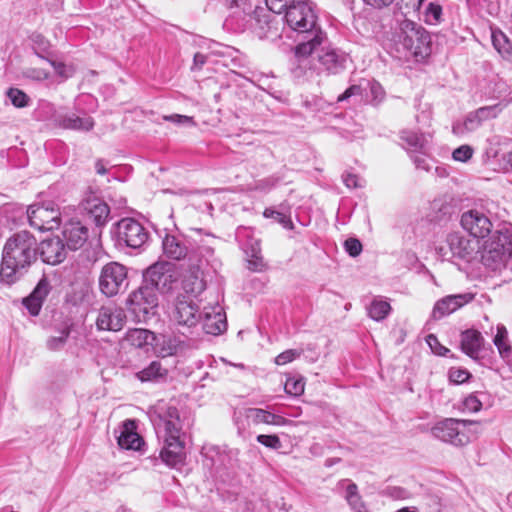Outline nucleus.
Instances as JSON below:
<instances>
[{
    "label": "nucleus",
    "instance_id": "obj_56",
    "mask_svg": "<svg viewBox=\"0 0 512 512\" xmlns=\"http://www.w3.org/2000/svg\"><path fill=\"white\" fill-rule=\"evenodd\" d=\"M362 92L360 85H351L349 88H347L342 94H340L337 98L338 102H343L347 99H349L352 96L360 95Z\"/></svg>",
    "mask_w": 512,
    "mask_h": 512
},
{
    "label": "nucleus",
    "instance_id": "obj_11",
    "mask_svg": "<svg viewBox=\"0 0 512 512\" xmlns=\"http://www.w3.org/2000/svg\"><path fill=\"white\" fill-rule=\"evenodd\" d=\"M143 284L151 286L152 291L167 293L172 290L176 277L172 264L169 262H157L151 265L144 273Z\"/></svg>",
    "mask_w": 512,
    "mask_h": 512
},
{
    "label": "nucleus",
    "instance_id": "obj_19",
    "mask_svg": "<svg viewBox=\"0 0 512 512\" xmlns=\"http://www.w3.org/2000/svg\"><path fill=\"white\" fill-rule=\"evenodd\" d=\"M474 296L471 293L454 294L438 300L433 309L434 318H442L455 312L465 304L471 302Z\"/></svg>",
    "mask_w": 512,
    "mask_h": 512
},
{
    "label": "nucleus",
    "instance_id": "obj_14",
    "mask_svg": "<svg viewBox=\"0 0 512 512\" xmlns=\"http://www.w3.org/2000/svg\"><path fill=\"white\" fill-rule=\"evenodd\" d=\"M172 318L178 326L192 328L195 327L202 318V313L199 312L196 304L186 296H178Z\"/></svg>",
    "mask_w": 512,
    "mask_h": 512
},
{
    "label": "nucleus",
    "instance_id": "obj_25",
    "mask_svg": "<svg viewBox=\"0 0 512 512\" xmlns=\"http://www.w3.org/2000/svg\"><path fill=\"white\" fill-rule=\"evenodd\" d=\"M429 137V135L424 133H418L411 130H403L400 132V139L404 143V148L409 154L429 151Z\"/></svg>",
    "mask_w": 512,
    "mask_h": 512
},
{
    "label": "nucleus",
    "instance_id": "obj_22",
    "mask_svg": "<svg viewBox=\"0 0 512 512\" xmlns=\"http://www.w3.org/2000/svg\"><path fill=\"white\" fill-rule=\"evenodd\" d=\"M243 416L248 424L253 425L267 424L273 426H285L291 422L281 415L261 408H246L243 411Z\"/></svg>",
    "mask_w": 512,
    "mask_h": 512
},
{
    "label": "nucleus",
    "instance_id": "obj_55",
    "mask_svg": "<svg viewBox=\"0 0 512 512\" xmlns=\"http://www.w3.org/2000/svg\"><path fill=\"white\" fill-rule=\"evenodd\" d=\"M482 404L480 400L474 395L466 397L463 401V410L468 412H477L480 410Z\"/></svg>",
    "mask_w": 512,
    "mask_h": 512
},
{
    "label": "nucleus",
    "instance_id": "obj_5",
    "mask_svg": "<svg viewBox=\"0 0 512 512\" xmlns=\"http://www.w3.org/2000/svg\"><path fill=\"white\" fill-rule=\"evenodd\" d=\"M480 422L472 420H460L455 418H446L437 422L432 428V435L445 443L456 447L467 445L470 440V433H478Z\"/></svg>",
    "mask_w": 512,
    "mask_h": 512
},
{
    "label": "nucleus",
    "instance_id": "obj_8",
    "mask_svg": "<svg viewBox=\"0 0 512 512\" xmlns=\"http://www.w3.org/2000/svg\"><path fill=\"white\" fill-rule=\"evenodd\" d=\"M127 268L110 262L103 266L99 276V289L106 297H114L126 290L128 286Z\"/></svg>",
    "mask_w": 512,
    "mask_h": 512
},
{
    "label": "nucleus",
    "instance_id": "obj_9",
    "mask_svg": "<svg viewBox=\"0 0 512 512\" xmlns=\"http://www.w3.org/2000/svg\"><path fill=\"white\" fill-rule=\"evenodd\" d=\"M27 217L30 226L39 231L57 229L61 224L59 208L53 202L30 205L27 209Z\"/></svg>",
    "mask_w": 512,
    "mask_h": 512
},
{
    "label": "nucleus",
    "instance_id": "obj_18",
    "mask_svg": "<svg viewBox=\"0 0 512 512\" xmlns=\"http://www.w3.org/2000/svg\"><path fill=\"white\" fill-rule=\"evenodd\" d=\"M82 208L98 227L104 226L110 215V208L102 199L89 195L82 201Z\"/></svg>",
    "mask_w": 512,
    "mask_h": 512
},
{
    "label": "nucleus",
    "instance_id": "obj_33",
    "mask_svg": "<svg viewBox=\"0 0 512 512\" xmlns=\"http://www.w3.org/2000/svg\"><path fill=\"white\" fill-rule=\"evenodd\" d=\"M168 369L164 367L161 361H152L146 368L137 373V377L142 382L147 381H165Z\"/></svg>",
    "mask_w": 512,
    "mask_h": 512
},
{
    "label": "nucleus",
    "instance_id": "obj_52",
    "mask_svg": "<svg viewBox=\"0 0 512 512\" xmlns=\"http://www.w3.org/2000/svg\"><path fill=\"white\" fill-rule=\"evenodd\" d=\"M344 247L346 252L352 257H356L362 252V244L356 238H348L344 242Z\"/></svg>",
    "mask_w": 512,
    "mask_h": 512
},
{
    "label": "nucleus",
    "instance_id": "obj_43",
    "mask_svg": "<svg viewBox=\"0 0 512 512\" xmlns=\"http://www.w3.org/2000/svg\"><path fill=\"white\" fill-rule=\"evenodd\" d=\"M264 217L266 218H273L275 221L280 223L284 228L292 229L293 223L291 221V218L280 211H276L272 208H266L263 212Z\"/></svg>",
    "mask_w": 512,
    "mask_h": 512
},
{
    "label": "nucleus",
    "instance_id": "obj_58",
    "mask_svg": "<svg viewBox=\"0 0 512 512\" xmlns=\"http://www.w3.org/2000/svg\"><path fill=\"white\" fill-rule=\"evenodd\" d=\"M343 182L348 188L361 187L360 178L355 174L348 173L343 175Z\"/></svg>",
    "mask_w": 512,
    "mask_h": 512
},
{
    "label": "nucleus",
    "instance_id": "obj_32",
    "mask_svg": "<svg viewBox=\"0 0 512 512\" xmlns=\"http://www.w3.org/2000/svg\"><path fill=\"white\" fill-rule=\"evenodd\" d=\"M255 30L260 38L275 39L280 36L275 17L267 13L257 15Z\"/></svg>",
    "mask_w": 512,
    "mask_h": 512
},
{
    "label": "nucleus",
    "instance_id": "obj_29",
    "mask_svg": "<svg viewBox=\"0 0 512 512\" xmlns=\"http://www.w3.org/2000/svg\"><path fill=\"white\" fill-rule=\"evenodd\" d=\"M136 425L133 420H126L118 436V444L123 449L138 450L143 442L142 438L135 431Z\"/></svg>",
    "mask_w": 512,
    "mask_h": 512
},
{
    "label": "nucleus",
    "instance_id": "obj_23",
    "mask_svg": "<svg viewBox=\"0 0 512 512\" xmlns=\"http://www.w3.org/2000/svg\"><path fill=\"white\" fill-rule=\"evenodd\" d=\"M63 237L69 249L77 250L87 241L89 231L80 221H70L64 226Z\"/></svg>",
    "mask_w": 512,
    "mask_h": 512
},
{
    "label": "nucleus",
    "instance_id": "obj_41",
    "mask_svg": "<svg viewBox=\"0 0 512 512\" xmlns=\"http://www.w3.org/2000/svg\"><path fill=\"white\" fill-rule=\"evenodd\" d=\"M7 96L11 100V103L17 108H24L28 106L30 101L28 95L18 88H9Z\"/></svg>",
    "mask_w": 512,
    "mask_h": 512
},
{
    "label": "nucleus",
    "instance_id": "obj_26",
    "mask_svg": "<svg viewBox=\"0 0 512 512\" xmlns=\"http://www.w3.org/2000/svg\"><path fill=\"white\" fill-rule=\"evenodd\" d=\"M50 290L49 282L42 278L32 293L23 300V305L28 309L32 316H37L41 310L43 302Z\"/></svg>",
    "mask_w": 512,
    "mask_h": 512
},
{
    "label": "nucleus",
    "instance_id": "obj_57",
    "mask_svg": "<svg viewBox=\"0 0 512 512\" xmlns=\"http://www.w3.org/2000/svg\"><path fill=\"white\" fill-rule=\"evenodd\" d=\"M371 94L373 96V102L375 105L379 104L385 95V92L379 83H372L370 87Z\"/></svg>",
    "mask_w": 512,
    "mask_h": 512
},
{
    "label": "nucleus",
    "instance_id": "obj_31",
    "mask_svg": "<svg viewBox=\"0 0 512 512\" xmlns=\"http://www.w3.org/2000/svg\"><path fill=\"white\" fill-rule=\"evenodd\" d=\"M125 342L135 348H144L154 345L157 340L155 334L147 329L135 328L127 331Z\"/></svg>",
    "mask_w": 512,
    "mask_h": 512
},
{
    "label": "nucleus",
    "instance_id": "obj_13",
    "mask_svg": "<svg viewBox=\"0 0 512 512\" xmlns=\"http://www.w3.org/2000/svg\"><path fill=\"white\" fill-rule=\"evenodd\" d=\"M124 309L114 303L103 305L98 310L96 327L101 331H120L126 323Z\"/></svg>",
    "mask_w": 512,
    "mask_h": 512
},
{
    "label": "nucleus",
    "instance_id": "obj_54",
    "mask_svg": "<svg viewBox=\"0 0 512 512\" xmlns=\"http://www.w3.org/2000/svg\"><path fill=\"white\" fill-rule=\"evenodd\" d=\"M164 120L173 122L178 125H191L195 126V122L192 117L180 114H172L169 116H164Z\"/></svg>",
    "mask_w": 512,
    "mask_h": 512
},
{
    "label": "nucleus",
    "instance_id": "obj_63",
    "mask_svg": "<svg viewBox=\"0 0 512 512\" xmlns=\"http://www.w3.org/2000/svg\"><path fill=\"white\" fill-rule=\"evenodd\" d=\"M95 169H96V172L100 175H104L107 173V169L105 168V165H104V162L103 160H98L96 163H95Z\"/></svg>",
    "mask_w": 512,
    "mask_h": 512
},
{
    "label": "nucleus",
    "instance_id": "obj_48",
    "mask_svg": "<svg viewBox=\"0 0 512 512\" xmlns=\"http://www.w3.org/2000/svg\"><path fill=\"white\" fill-rule=\"evenodd\" d=\"M410 158L415 164L417 169H422L425 171H429L431 166L429 164L428 151L424 153H413L410 154Z\"/></svg>",
    "mask_w": 512,
    "mask_h": 512
},
{
    "label": "nucleus",
    "instance_id": "obj_50",
    "mask_svg": "<svg viewBox=\"0 0 512 512\" xmlns=\"http://www.w3.org/2000/svg\"><path fill=\"white\" fill-rule=\"evenodd\" d=\"M472 155L473 149L469 145H462L456 148L452 153L453 159L459 162L468 161L472 157Z\"/></svg>",
    "mask_w": 512,
    "mask_h": 512
},
{
    "label": "nucleus",
    "instance_id": "obj_4",
    "mask_svg": "<svg viewBox=\"0 0 512 512\" xmlns=\"http://www.w3.org/2000/svg\"><path fill=\"white\" fill-rule=\"evenodd\" d=\"M158 429H163L165 445L160 452L162 460L169 466H176L184 459V442L181 440L182 423L176 407H167L154 420Z\"/></svg>",
    "mask_w": 512,
    "mask_h": 512
},
{
    "label": "nucleus",
    "instance_id": "obj_30",
    "mask_svg": "<svg viewBox=\"0 0 512 512\" xmlns=\"http://www.w3.org/2000/svg\"><path fill=\"white\" fill-rule=\"evenodd\" d=\"M483 344V337L477 330H466L461 334V348L471 358L477 359Z\"/></svg>",
    "mask_w": 512,
    "mask_h": 512
},
{
    "label": "nucleus",
    "instance_id": "obj_42",
    "mask_svg": "<svg viewBox=\"0 0 512 512\" xmlns=\"http://www.w3.org/2000/svg\"><path fill=\"white\" fill-rule=\"evenodd\" d=\"M426 22L429 24H438L442 20V7L436 2H430L425 10Z\"/></svg>",
    "mask_w": 512,
    "mask_h": 512
},
{
    "label": "nucleus",
    "instance_id": "obj_20",
    "mask_svg": "<svg viewBox=\"0 0 512 512\" xmlns=\"http://www.w3.org/2000/svg\"><path fill=\"white\" fill-rule=\"evenodd\" d=\"M301 356H304L309 362H316L320 353L317 351L315 344L308 343L281 352L275 357L274 363L278 366H283L299 359Z\"/></svg>",
    "mask_w": 512,
    "mask_h": 512
},
{
    "label": "nucleus",
    "instance_id": "obj_53",
    "mask_svg": "<svg viewBox=\"0 0 512 512\" xmlns=\"http://www.w3.org/2000/svg\"><path fill=\"white\" fill-rule=\"evenodd\" d=\"M24 76L35 81H44L49 77V73L40 68H29L24 72Z\"/></svg>",
    "mask_w": 512,
    "mask_h": 512
},
{
    "label": "nucleus",
    "instance_id": "obj_61",
    "mask_svg": "<svg viewBox=\"0 0 512 512\" xmlns=\"http://www.w3.org/2000/svg\"><path fill=\"white\" fill-rule=\"evenodd\" d=\"M368 5H371L375 8H382L385 6H389L393 3L394 0H364Z\"/></svg>",
    "mask_w": 512,
    "mask_h": 512
},
{
    "label": "nucleus",
    "instance_id": "obj_16",
    "mask_svg": "<svg viewBox=\"0 0 512 512\" xmlns=\"http://www.w3.org/2000/svg\"><path fill=\"white\" fill-rule=\"evenodd\" d=\"M38 255L44 263L56 265L66 258V249L63 240L59 237H52L43 240L38 245Z\"/></svg>",
    "mask_w": 512,
    "mask_h": 512
},
{
    "label": "nucleus",
    "instance_id": "obj_15",
    "mask_svg": "<svg viewBox=\"0 0 512 512\" xmlns=\"http://www.w3.org/2000/svg\"><path fill=\"white\" fill-rule=\"evenodd\" d=\"M447 243L454 256L466 260L472 259L481 248L479 240L469 239L458 232L450 233Z\"/></svg>",
    "mask_w": 512,
    "mask_h": 512
},
{
    "label": "nucleus",
    "instance_id": "obj_10",
    "mask_svg": "<svg viewBox=\"0 0 512 512\" xmlns=\"http://www.w3.org/2000/svg\"><path fill=\"white\" fill-rule=\"evenodd\" d=\"M116 241L132 249L141 248L148 239L146 229L133 218L121 219L115 227Z\"/></svg>",
    "mask_w": 512,
    "mask_h": 512
},
{
    "label": "nucleus",
    "instance_id": "obj_47",
    "mask_svg": "<svg viewBox=\"0 0 512 512\" xmlns=\"http://www.w3.org/2000/svg\"><path fill=\"white\" fill-rule=\"evenodd\" d=\"M426 342L431 348L432 352L437 355L445 356L449 352V349L443 346L434 334H429L426 337Z\"/></svg>",
    "mask_w": 512,
    "mask_h": 512
},
{
    "label": "nucleus",
    "instance_id": "obj_64",
    "mask_svg": "<svg viewBox=\"0 0 512 512\" xmlns=\"http://www.w3.org/2000/svg\"><path fill=\"white\" fill-rule=\"evenodd\" d=\"M339 462H341V458H328L325 461V466L326 467H332L333 465H335V464H337Z\"/></svg>",
    "mask_w": 512,
    "mask_h": 512
},
{
    "label": "nucleus",
    "instance_id": "obj_12",
    "mask_svg": "<svg viewBox=\"0 0 512 512\" xmlns=\"http://www.w3.org/2000/svg\"><path fill=\"white\" fill-rule=\"evenodd\" d=\"M460 224L466 232L477 240L487 237L493 228L490 217L482 208H473L463 212Z\"/></svg>",
    "mask_w": 512,
    "mask_h": 512
},
{
    "label": "nucleus",
    "instance_id": "obj_34",
    "mask_svg": "<svg viewBox=\"0 0 512 512\" xmlns=\"http://www.w3.org/2000/svg\"><path fill=\"white\" fill-rule=\"evenodd\" d=\"M492 43L498 53L507 60H510L512 55V44L506 34L501 30H492Z\"/></svg>",
    "mask_w": 512,
    "mask_h": 512
},
{
    "label": "nucleus",
    "instance_id": "obj_38",
    "mask_svg": "<svg viewBox=\"0 0 512 512\" xmlns=\"http://www.w3.org/2000/svg\"><path fill=\"white\" fill-rule=\"evenodd\" d=\"M391 310V306L388 302L382 300H374L369 309V316L376 321H381L387 317Z\"/></svg>",
    "mask_w": 512,
    "mask_h": 512
},
{
    "label": "nucleus",
    "instance_id": "obj_1",
    "mask_svg": "<svg viewBox=\"0 0 512 512\" xmlns=\"http://www.w3.org/2000/svg\"><path fill=\"white\" fill-rule=\"evenodd\" d=\"M285 21L298 33V44L295 47L297 57H308L319 46L328 42L327 34L318 23V18L311 4L303 0H295L285 11Z\"/></svg>",
    "mask_w": 512,
    "mask_h": 512
},
{
    "label": "nucleus",
    "instance_id": "obj_59",
    "mask_svg": "<svg viewBox=\"0 0 512 512\" xmlns=\"http://www.w3.org/2000/svg\"><path fill=\"white\" fill-rule=\"evenodd\" d=\"M264 264L262 262V258L257 256L256 254L253 255V259L248 261V269L252 271H261Z\"/></svg>",
    "mask_w": 512,
    "mask_h": 512
},
{
    "label": "nucleus",
    "instance_id": "obj_2",
    "mask_svg": "<svg viewBox=\"0 0 512 512\" xmlns=\"http://www.w3.org/2000/svg\"><path fill=\"white\" fill-rule=\"evenodd\" d=\"M38 242L29 231L22 230L11 235L2 250L0 282L15 283L37 260Z\"/></svg>",
    "mask_w": 512,
    "mask_h": 512
},
{
    "label": "nucleus",
    "instance_id": "obj_6",
    "mask_svg": "<svg viewBox=\"0 0 512 512\" xmlns=\"http://www.w3.org/2000/svg\"><path fill=\"white\" fill-rule=\"evenodd\" d=\"M512 255V238L508 234L497 232L490 241L483 246L481 259L483 264L493 271L506 266Z\"/></svg>",
    "mask_w": 512,
    "mask_h": 512
},
{
    "label": "nucleus",
    "instance_id": "obj_40",
    "mask_svg": "<svg viewBox=\"0 0 512 512\" xmlns=\"http://www.w3.org/2000/svg\"><path fill=\"white\" fill-rule=\"evenodd\" d=\"M345 499L351 509H356L357 507H362V505H364L362 497L358 492V487L353 482H350L346 487Z\"/></svg>",
    "mask_w": 512,
    "mask_h": 512
},
{
    "label": "nucleus",
    "instance_id": "obj_46",
    "mask_svg": "<svg viewBox=\"0 0 512 512\" xmlns=\"http://www.w3.org/2000/svg\"><path fill=\"white\" fill-rule=\"evenodd\" d=\"M502 108L500 104L484 106L477 109V113L482 122L487 121L489 119H493L497 117V115L501 112Z\"/></svg>",
    "mask_w": 512,
    "mask_h": 512
},
{
    "label": "nucleus",
    "instance_id": "obj_37",
    "mask_svg": "<svg viewBox=\"0 0 512 512\" xmlns=\"http://www.w3.org/2000/svg\"><path fill=\"white\" fill-rule=\"evenodd\" d=\"M508 337V331L505 326L498 325L497 334L494 337V344L497 347L499 354L503 359H507L509 361V357L511 354V349L509 345L505 344V340Z\"/></svg>",
    "mask_w": 512,
    "mask_h": 512
},
{
    "label": "nucleus",
    "instance_id": "obj_62",
    "mask_svg": "<svg viewBox=\"0 0 512 512\" xmlns=\"http://www.w3.org/2000/svg\"><path fill=\"white\" fill-rule=\"evenodd\" d=\"M193 62L195 67L201 68L206 63V56L202 53H196Z\"/></svg>",
    "mask_w": 512,
    "mask_h": 512
},
{
    "label": "nucleus",
    "instance_id": "obj_21",
    "mask_svg": "<svg viewBox=\"0 0 512 512\" xmlns=\"http://www.w3.org/2000/svg\"><path fill=\"white\" fill-rule=\"evenodd\" d=\"M202 329L207 334L218 335L226 330L227 323L225 313L219 305L204 310L202 318Z\"/></svg>",
    "mask_w": 512,
    "mask_h": 512
},
{
    "label": "nucleus",
    "instance_id": "obj_36",
    "mask_svg": "<svg viewBox=\"0 0 512 512\" xmlns=\"http://www.w3.org/2000/svg\"><path fill=\"white\" fill-rule=\"evenodd\" d=\"M70 327L65 326L57 332V335L50 336L46 341V347L50 351H59L64 348L70 335Z\"/></svg>",
    "mask_w": 512,
    "mask_h": 512
},
{
    "label": "nucleus",
    "instance_id": "obj_28",
    "mask_svg": "<svg viewBox=\"0 0 512 512\" xmlns=\"http://www.w3.org/2000/svg\"><path fill=\"white\" fill-rule=\"evenodd\" d=\"M56 122L63 129L90 131L94 127V121L91 117H79L74 113L58 115Z\"/></svg>",
    "mask_w": 512,
    "mask_h": 512
},
{
    "label": "nucleus",
    "instance_id": "obj_44",
    "mask_svg": "<svg viewBox=\"0 0 512 512\" xmlns=\"http://www.w3.org/2000/svg\"><path fill=\"white\" fill-rule=\"evenodd\" d=\"M256 440L263 446L273 450H279L282 447V442L276 434H259Z\"/></svg>",
    "mask_w": 512,
    "mask_h": 512
},
{
    "label": "nucleus",
    "instance_id": "obj_3",
    "mask_svg": "<svg viewBox=\"0 0 512 512\" xmlns=\"http://www.w3.org/2000/svg\"><path fill=\"white\" fill-rule=\"evenodd\" d=\"M390 45L398 58L413 56L424 59L431 53L429 32L421 25L405 18L397 22L390 38Z\"/></svg>",
    "mask_w": 512,
    "mask_h": 512
},
{
    "label": "nucleus",
    "instance_id": "obj_39",
    "mask_svg": "<svg viewBox=\"0 0 512 512\" xmlns=\"http://www.w3.org/2000/svg\"><path fill=\"white\" fill-rule=\"evenodd\" d=\"M178 346L179 345L175 339L164 338L162 344L156 343V353L162 358L172 356L177 353Z\"/></svg>",
    "mask_w": 512,
    "mask_h": 512
},
{
    "label": "nucleus",
    "instance_id": "obj_45",
    "mask_svg": "<svg viewBox=\"0 0 512 512\" xmlns=\"http://www.w3.org/2000/svg\"><path fill=\"white\" fill-rule=\"evenodd\" d=\"M471 374L468 370L462 368H451L449 370V380L451 384H463L468 381Z\"/></svg>",
    "mask_w": 512,
    "mask_h": 512
},
{
    "label": "nucleus",
    "instance_id": "obj_17",
    "mask_svg": "<svg viewBox=\"0 0 512 512\" xmlns=\"http://www.w3.org/2000/svg\"><path fill=\"white\" fill-rule=\"evenodd\" d=\"M325 44L319 46L315 51L318 53V60L327 72L337 74L345 68L347 57L334 48L325 47Z\"/></svg>",
    "mask_w": 512,
    "mask_h": 512
},
{
    "label": "nucleus",
    "instance_id": "obj_35",
    "mask_svg": "<svg viewBox=\"0 0 512 512\" xmlns=\"http://www.w3.org/2000/svg\"><path fill=\"white\" fill-rule=\"evenodd\" d=\"M483 122L478 116L477 111L470 112L463 123H455L453 125L454 134H463L464 132H471L481 126Z\"/></svg>",
    "mask_w": 512,
    "mask_h": 512
},
{
    "label": "nucleus",
    "instance_id": "obj_27",
    "mask_svg": "<svg viewBox=\"0 0 512 512\" xmlns=\"http://www.w3.org/2000/svg\"><path fill=\"white\" fill-rule=\"evenodd\" d=\"M182 287L187 294L197 296L206 288L203 272L198 266H192L183 276Z\"/></svg>",
    "mask_w": 512,
    "mask_h": 512
},
{
    "label": "nucleus",
    "instance_id": "obj_24",
    "mask_svg": "<svg viewBox=\"0 0 512 512\" xmlns=\"http://www.w3.org/2000/svg\"><path fill=\"white\" fill-rule=\"evenodd\" d=\"M163 254L172 260L185 259L189 254L188 246L180 236L166 233L162 240Z\"/></svg>",
    "mask_w": 512,
    "mask_h": 512
},
{
    "label": "nucleus",
    "instance_id": "obj_51",
    "mask_svg": "<svg viewBox=\"0 0 512 512\" xmlns=\"http://www.w3.org/2000/svg\"><path fill=\"white\" fill-rule=\"evenodd\" d=\"M49 62L53 66L55 72L64 79H68L74 74V69L71 66H67L63 62L54 60H50Z\"/></svg>",
    "mask_w": 512,
    "mask_h": 512
},
{
    "label": "nucleus",
    "instance_id": "obj_7",
    "mask_svg": "<svg viewBox=\"0 0 512 512\" xmlns=\"http://www.w3.org/2000/svg\"><path fill=\"white\" fill-rule=\"evenodd\" d=\"M126 306L136 321L146 322L156 314L158 307L157 293L152 291L151 286L142 284L129 294Z\"/></svg>",
    "mask_w": 512,
    "mask_h": 512
},
{
    "label": "nucleus",
    "instance_id": "obj_60",
    "mask_svg": "<svg viewBox=\"0 0 512 512\" xmlns=\"http://www.w3.org/2000/svg\"><path fill=\"white\" fill-rule=\"evenodd\" d=\"M284 391L292 396H300L304 393L305 386H283Z\"/></svg>",
    "mask_w": 512,
    "mask_h": 512
},
{
    "label": "nucleus",
    "instance_id": "obj_49",
    "mask_svg": "<svg viewBox=\"0 0 512 512\" xmlns=\"http://www.w3.org/2000/svg\"><path fill=\"white\" fill-rule=\"evenodd\" d=\"M268 9L276 14H280L288 9V6L295 0H265Z\"/></svg>",
    "mask_w": 512,
    "mask_h": 512
}]
</instances>
